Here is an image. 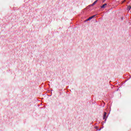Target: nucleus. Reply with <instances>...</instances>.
<instances>
[{
  "label": "nucleus",
  "instance_id": "f257e3e1",
  "mask_svg": "<svg viewBox=\"0 0 131 131\" xmlns=\"http://www.w3.org/2000/svg\"><path fill=\"white\" fill-rule=\"evenodd\" d=\"M106 115H107V113L104 112V114L103 115V119H104L105 121H106V120L107 119V116H106Z\"/></svg>",
  "mask_w": 131,
  "mask_h": 131
},
{
  "label": "nucleus",
  "instance_id": "f03ea898",
  "mask_svg": "<svg viewBox=\"0 0 131 131\" xmlns=\"http://www.w3.org/2000/svg\"><path fill=\"white\" fill-rule=\"evenodd\" d=\"M106 6H107V4H103L102 6H101V9H104L106 8Z\"/></svg>",
  "mask_w": 131,
  "mask_h": 131
},
{
  "label": "nucleus",
  "instance_id": "7ed1b4c3",
  "mask_svg": "<svg viewBox=\"0 0 131 131\" xmlns=\"http://www.w3.org/2000/svg\"><path fill=\"white\" fill-rule=\"evenodd\" d=\"M94 17H95V15H93V16L89 17L88 19H86V21H90V20H92V19H93V18H94Z\"/></svg>",
  "mask_w": 131,
  "mask_h": 131
},
{
  "label": "nucleus",
  "instance_id": "20e7f679",
  "mask_svg": "<svg viewBox=\"0 0 131 131\" xmlns=\"http://www.w3.org/2000/svg\"><path fill=\"white\" fill-rule=\"evenodd\" d=\"M98 2V0L95 1L92 5L91 6H95V5H96V4H97V3Z\"/></svg>",
  "mask_w": 131,
  "mask_h": 131
},
{
  "label": "nucleus",
  "instance_id": "39448f33",
  "mask_svg": "<svg viewBox=\"0 0 131 131\" xmlns=\"http://www.w3.org/2000/svg\"><path fill=\"white\" fill-rule=\"evenodd\" d=\"M130 9H131V7H130V6H128V7H127V10H128V11H130Z\"/></svg>",
  "mask_w": 131,
  "mask_h": 131
},
{
  "label": "nucleus",
  "instance_id": "423d86ee",
  "mask_svg": "<svg viewBox=\"0 0 131 131\" xmlns=\"http://www.w3.org/2000/svg\"><path fill=\"white\" fill-rule=\"evenodd\" d=\"M125 1H126V0H124V1L122 2V4H123V3H124V2H125Z\"/></svg>",
  "mask_w": 131,
  "mask_h": 131
}]
</instances>
